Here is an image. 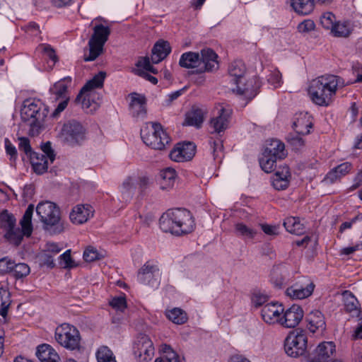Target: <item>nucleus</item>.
Listing matches in <instances>:
<instances>
[{
  "mask_svg": "<svg viewBox=\"0 0 362 362\" xmlns=\"http://www.w3.org/2000/svg\"><path fill=\"white\" fill-rule=\"evenodd\" d=\"M144 144L156 150H163L170 142V138L160 124L147 123L141 129Z\"/></svg>",
  "mask_w": 362,
  "mask_h": 362,
  "instance_id": "obj_5",
  "label": "nucleus"
},
{
  "mask_svg": "<svg viewBox=\"0 0 362 362\" xmlns=\"http://www.w3.org/2000/svg\"><path fill=\"white\" fill-rule=\"evenodd\" d=\"M160 351L163 354V356L162 358L165 361V362H179L177 354L169 345L163 344L161 346Z\"/></svg>",
  "mask_w": 362,
  "mask_h": 362,
  "instance_id": "obj_49",
  "label": "nucleus"
},
{
  "mask_svg": "<svg viewBox=\"0 0 362 362\" xmlns=\"http://www.w3.org/2000/svg\"><path fill=\"white\" fill-rule=\"evenodd\" d=\"M315 288L314 283L307 276H303L288 287L286 293L292 299H305L312 295Z\"/></svg>",
  "mask_w": 362,
  "mask_h": 362,
  "instance_id": "obj_13",
  "label": "nucleus"
},
{
  "mask_svg": "<svg viewBox=\"0 0 362 362\" xmlns=\"http://www.w3.org/2000/svg\"><path fill=\"white\" fill-rule=\"evenodd\" d=\"M18 148L19 150L23 151L27 156H29L33 152L31 149L29 139L25 137L19 139Z\"/></svg>",
  "mask_w": 362,
  "mask_h": 362,
  "instance_id": "obj_61",
  "label": "nucleus"
},
{
  "mask_svg": "<svg viewBox=\"0 0 362 362\" xmlns=\"http://www.w3.org/2000/svg\"><path fill=\"white\" fill-rule=\"evenodd\" d=\"M166 317L177 325H182L187 321V315L185 310L180 308H173L166 310L165 312Z\"/></svg>",
  "mask_w": 362,
  "mask_h": 362,
  "instance_id": "obj_41",
  "label": "nucleus"
},
{
  "mask_svg": "<svg viewBox=\"0 0 362 362\" xmlns=\"http://www.w3.org/2000/svg\"><path fill=\"white\" fill-rule=\"evenodd\" d=\"M315 25L313 21L307 19L302 21L298 25V30L301 33H308L313 30Z\"/></svg>",
  "mask_w": 362,
  "mask_h": 362,
  "instance_id": "obj_58",
  "label": "nucleus"
},
{
  "mask_svg": "<svg viewBox=\"0 0 362 362\" xmlns=\"http://www.w3.org/2000/svg\"><path fill=\"white\" fill-rule=\"evenodd\" d=\"M110 28L102 24L96 25L88 41L89 53L84 55V61H94L103 52V46L108 40Z\"/></svg>",
  "mask_w": 362,
  "mask_h": 362,
  "instance_id": "obj_7",
  "label": "nucleus"
},
{
  "mask_svg": "<svg viewBox=\"0 0 362 362\" xmlns=\"http://www.w3.org/2000/svg\"><path fill=\"white\" fill-rule=\"evenodd\" d=\"M343 300L344 303V307L348 312H356L358 307V301L356 297L348 291L343 293Z\"/></svg>",
  "mask_w": 362,
  "mask_h": 362,
  "instance_id": "obj_45",
  "label": "nucleus"
},
{
  "mask_svg": "<svg viewBox=\"0 0 362 362\" xmlns=\"http://www.w3.org/2000/svg\"><path fill=\"white\" fill-rule=\"evenodd\" d=\"M33 170L37 174H43L48 169L49 160L41 153L33 152L29 156Z\"/></svg>",
  "mask_w": 362,
  "mask_h": 362,
  "instance_id": "obj_31",
  "label": "nucleus"
},
{
  "mask_svg": "<svg viewBox=\"0 0 362 362\" xmlns=\"http://www.w3.org/2000/svg\"><path fill=\"white\" fill-rule=\"evenodd\" d=\"M179 64L186 69L197 67L199 69L201 65L199 53L193 52L183 53L180 58Z\"/></svg>",
  "mask_w": 362,
  "mask_h": 362,
  "instance_id": "obj_33",
  "label": "nucleus"
},
{
  "mask_svg": "<svg viewBox=\"0 0 362 362\" xmlns=\"http://www.w3.org/2000/svg\"><path fill=\"white\" fill-rule=\"evenodd\" d=\"M83 259L86 262H91L100 259V255L93 247H88L83 252Z\"/></svg>",
  "mask_w": 362,
  "mask_h": 362,
  "instance_id": "obj_54",
  "label": "nucleus"
},
{
  "mask_svg": "<svg viewBox=\"0 0 362 362\" xmlns=\"http://www.w3.org/2000/svg\"><path fill=\"white\" fill-rule=\"evenodd\" d=\"M105 78V73L100 71L91 80L88 81L86 84L82 88L79 94L76 97V101L79 102L81 98V95L84 92L91 91L94 88H101L103 85Z\"/></svg>",
  "mask_w": 362,
  "mask_h": 362,
  "instance_id": "obj_37",
  "label": "nucleus"
},
{
  "mask_svg": "<svg viewBox=\"0 0 362 362\" xmlns=\"http://www.w3.org/2000/svg\"><path fill=\"white\" fill-rule=\"evenodd\" d=\"M211 149L213 158L216 163H221L223 158V144L221 141L211 143Z\"/></svg>",
  "mask_w": 362,
  "mask_h": 362,
  "instance_id": "obj_51",
  "label": "nucleus"
},
{
  "mask_svg": "<svg viewBox=\"0 0 362 362\" xmlns=\"http://www.w3.org/2000/svg\"><path fill=\"white\" fill-rule=\"evenodd\" d=\"M284 308L281 304L270 303L264 305L261 310L262 320L267 324H274L281 322Z\"/></svg>",
  "mask_w": 362,
  "mask_h": 362,
  "instance_id": "obj_19",
  "label": "nucleus"
},
{
  "mask_svg": "<svg viewBox=\"0 0 362 362\" xmlns=\"http://www.w3.org/2000/svg\"><path fill=\"white\" fill-rule=\"evenodd\" d=\"M75 102L81 104L82 108L87 112L92 113L99 107V104L94 100V93L92 91L84 92L81 95L80 101L77 102L76 99Z\"/></svg>",
  "mask_w": 362,
  "mask_h": 362,
  "instance_id": "obj_39",
  "label": "nucleus"
},
{
  "mask_svg": "<svg viewBox=\"0 0 362 362\" xmlns=\"http://www.w3.org/2000/svg\"><path fill=\"white\" fill-rule=\"evenodd\" d=\"M336 23V17L331 12L324 13L320 17V23L323 28L332 30Z\"/></svg>",
  "mask_w": 362,
  "mask_h": 362,
  "instance_id": "obj_52",
  "label": "nucleus"
},
{
  "mask_svg": "<svg viewBox=\"0 0 362 362\" xmlns=\"http://www.w3.org/2000/svg\"><path fill=\"white\" fill-rule=\"evenodd\" d=\"M170 44L165 40L158 41L152 49L151 61L158 64L164 59L170 52Z\"/></svg>",
  "mask_w": 362,
  "mask_h": 362,
  "instance_id": "obj_29",
  "label": "nucleus"
},
{
  "mask_svg": "<svg viewBox=\"0 0 362 362\" xmlns=\"http://www.w3.org/2000/svg\"><path fill=\"white\" fill-rule=\"evenodd\" d=\"M353 30V26L349 21H338L333 26L331 34L337 37H347Z\"/></svg>",
  "mask_w": 362,
  "mask_h": 362,
  "instance_id": "obj_40",
  "label": "nucleus"
},
{
  "mask_svg": "<svg viewBox=\"0 0 362 362\" xmlns=\"http://www.w3.org/2000/svg\"><path fill=\"white\" fill-rule=\"evenodd\" d=\"M246 68L241 60L233 62L228 67L229 81L233 92L243 95L247 100H251L257 94L254 86L255 78H247Z\"/></svg>",
  "mask_w": 362,
  "mask_h": 362,
  "instance_id": "obj_3",
  "label": "nucleus"
},
{
  "mask_svg": "<svg viewBox=\"0 0 362 362\" xmlns=\"http://www.w3.org/2000/svg\"><path fill=\"white\" fill-rule=\"evenodd\" d=\"M277 159L263 152L259 158V165L262 169L269 173L273 171L276 166Z\"/></svg>",
  "mask_w": 362,
  "mask_h": 362,
  "instance_id": "obj_44",
  "label": "nucleus"
},
{
  "mask_svg": "<svg viewBox=\"0 0 362 362\" xmlns=\"http://www.w3.org/2000/svg\"><path fill=\"white\" fill-rule=\"evenodd\" d=\"M313 118L308 112L296 114L293 122V128L296 134L306 135L310 132Z\"/></svg>",
  "mask_w": 362,
  "mask_h": 362,
  "instance_id": "obj_22",
  "label": "nucleus"
},
{
  "mask_svg": "<svg viewBox=\"0 0 362 362\" xmlns=\"http://www.w3.org/2000/svg\"><path fill=\"white\" fill-rule=\"evenodd\" d=\"M291 173L288 166L280 168L272 177V184L277 190L286 189L290 182Z\"/></svg>",
  "mask_w": 362,
  "mask_h": 362,
  "instance_id": "obj_25",
  "label": "nucleus"
},
{
  "mask_svg": "<svg viewBox=\"0 0 362 362\" xmlns=\"http://www.w3.org/2000/svg\"><path fill=\"white\" fill-rule=\"evenodd\" d=\"M207 113L206 108L196 107L193 108L187 115L186 121L187 124L200 127L204 122V117Z\"/></svg>",
  "mask_w": 362,
  "mask_h": 362,
  "instance_id": "obj_36",
  "label": "nucleus"
},
{
  "mask_svg": "<svg viewBox=\"0 0 362 362\" xmlns=\"http://www.w3.org/2000/svg\"><path fill=\"white\" fill-rule=\"evenodd\" d=\"M264 152L277 160L284 159L287 155L284 144L278 139H272L267 144Z\"/></svg>",
  "mask_w": 362,
  "mask_h": 362,
  "instance_id": "obj_30",
  "label": "nucleus"
},
{
  "mask_svg": "<svg viewBox=\"0 0 362 362\" xmlns=\"http://www.w3.org/2000/svg\"><path fill=\"white\" fill-rule=\"evenodd\" d=\"M131 99L129 111L131 115L137 119H143L146 115V98L144 95L132 93L129 94Z\"/></svg>",
  "mask_w": 362,
  "mask_h": 362,
  "instance_id": "obj_18",
  "label": "nucleus"
},
{
  "mask_svg": "<svg viewBox=\"0 0 362 362\" xmlns=\"http://www.w3.org/2000/svg\"><path fill=\"white\" fill-rule=\"evenodd\" d=\"M134 354L139 362H147L154 356V346L152 341L146 334H139L133 346Z\"/></svg>",
  "mask_w": 362,
  "mask_h": 362,
  "instance_id": "obj_12",
  "label": "nucleus"
},
{
  "mask_svg": "<svg viewBox=\"0 0 362 362\" xmlns=\"http://www.w3.org/2000/svg\"><path fill=\"white\" fill-rule=\"evenodd\" d=\"M41 150L42 151L41 154H44L45 158L49 160V163H52L55 159V153L52 148L51 143L47 141L43 144Z\"/></svg>",
  "mask_w": 362,
  "mask_h": 362,
  "instance_id": "obj_56",
  "label": "nucleus"
},
{
  "mask_svg": "<svg viewBox=\"0 0 362 362\" xmlns=\"http://www.w3.org/2000/svg\"><path fill=\"white\" fill-rule=\"evenodd\" d=\"M303 317L302 308L297 305H293L287 309L281 318L280 324L284 327L293 328L297 326Z\"/></svg>",
  "mask_w": 362,
  "mask_h": 362,
  "instance_id": "obj_21",
  "label": "nucleus"
},
{
  "mask_svg": "<svg viewBox=\"0 0 362 362\" xmlns=\"http://www.w3.org/2000/svg\"><path fill=\"white\" fill-rule=\"evenodd\" d=\"M30 272V267L25 263L16 264L13 262L12 273L16 279H23L27 276Z\"/></svg>",
  "mask_w": 362,
  "mask_h": 362,
  "instance_id": "obj_47",
  "label": "nucleus"
},
{
  "mask_svg": "<svg viewBox=\"0 0 362 362\" xmlns=\"http://www.w3.org/2000/svg\"><path fill=\"white\" fill-rule=\"evenodd\" d=\"M283 225L286 231L296 235H303L305 233V226L298 217L289 216L284 219Z\"/></svg>",
  "mask_w": 362,
  "mask_h": 362,
  "instance_id": "obj_35",
  "label": "nucleus"
},
{
  "mask_svg": "<svg viewBox=\"0 0 362 362\" xmlns=\"http://www.w3.org/2000/svg\"><path fill=\"white\" fill-rule=\"evenodd\" d=\"M36 356L41 362H61L57 351L47 344L37 347Z\"/></svg>",
  "mask_w": 362,
  "mask_h": 362,
  "instance_id": "obj_28",
  "label": "nucleus"
},
{
  "mask_svg": "<svg viewBox=\"0 0 362 362\" xmlns=\"http://www.w3.org/2000/svg\"><path fill=\"white\" fill-rule=\"evenodd\" d=\"M160 276L161 274L158 266L147 262L139 269L137 280L142 284L157 288L160 284Z\"/></svg>",
  "mask_w": 362,
  "mask_h": 362,
  "instance_id": "obj_14",
  "label": "nucleus"
},
{
  "mask_svg": "<svg viewBox=\"0 0 362 362\" xmlns=\"http://www.w3.org/2000/svg\"><path fill=\"white\" fill-rule=\"evenodd\" d=\"M98 362H116L112 352L107 346L100 347L96 354Z\"/></svg>",
  "mask_w": 362,
  "mask_h": 362,
  "instance_id": "obj_48",
  "label": "nucleus"
},
{
  "mask_svg": "<svg viewBox=\"0 0 362 362\" xmlns=\"http://www.w3.org/2000/svg\"><path fill=\"white\" fill-rule=\"evenodd\" d=\"M302 134H290L287 136V141L293 149L298 151L301 149L305 146V141L302 138Z\"/></svg>",
  "mask_w": 362,
  "mask_h": 362,
  "instance_id": "obj_50",
  "label": "nucleus"
},
{
  "mask_svg": "<svg viewBox=\"0 0 362 362\" xmlns=\"http://www.w3.org/2000/svg\"><path fill=\"white\" fill-rule=\"evenodd\" d=\"M59 136L69 145L78 144L85 138V129L79 122L69 121L63 125Z\"/></svg>",
  "mask_w": 362,
  "mask_h": 362,
  "instance_id": "obj_11",
  "label": "nucleus"
},
{
  "mask_svg": "<svg viewBox=\"0 0 362 362\" xmlns=\"http://www.w3.org/2000/svg\"><path fill=\"white\" fill-rule=\"evenodd\" d=\"M294 11L301 15L310 14L314 8V0H291Z\"/></svg>",
  "mask_w": 362,
  "mask_h": 362,
  "instance_id": "obj_42",
  "label": "nucleus"
},
{
  "mask_svg": "<svg viewBox=\"0 0 362 362\" xmlns=\"http://www.w3.org/2000/svg\"><path fill=\"white\" fill-rule=\"evenodd\" d=\"M61 250L62 247H60L57 243L53 242L47 243L43 249V251L47 253H50L54 256L60 252Z\"/></svg>",
  "mask_w": 362,
  "mask_h": 362,
  "instance_id": "obj_62",
  "label": "nucleus"
},
{
  "mask_svg": "<svg viewBox=\"0 0 362 362\" xmlns=\"http://www.w3.org/2000/svg\"><path fill=\"white\" fill-rule=\"evenodd\" d=\"M159 224L163 232L178 236L188 234L195 228L194 220L190 211L182 208L168 210L160 216Z\"/></svg>",
  "mask_w": 362,
  "mask_h": 362,
  "instance_id": "obj_2",
  "label": "nucleus"
},
{
  "mask_svg": "<svg viewBox=\"0 0 362 362\" xmlns=\"http://www.w3.org/2000/svg\"><path fill=\"white\" fill-rule=\"evenodd\" d=\"M41 47L44 53L45 57L46 59H49L52 62L53 66L57 61V57L55 54L54 50L49 45H42Z\"/></svg>",
  "mask_w": 362,
  "mask_h": 362,
  "instance_id": "obj_57",
  "label": "nucleus"
},
{
  "mask_svg": "<svg viewBox=\"0 0 362 362\" xmlns=\"http://www.w3.org/2000/svg\"><path fill=\"white\" fill-rule=\"evenodd\" d=\"M54 255L50 253H47L46 252L43 251L40 255V259L42 261V262L49 267H54V262L53 259Z\"/></svg>",
  "mask_w": 362,
  "mask_h": 362,
  "instance_id": "obj_64",
  "label": "nucleus"
},
{
  "mask_svg": "<svg viewBox=\"0 0 362 362\" xmlns=\"http://www.w3.org/2000/svg\"><path fill=\"white\" fill-rule=\"evenodd\" d=\"M233 114L232 108L225 104H218L216 105L213 117L209 121V129L211 134L221 135L229 128L230 119Z\"/></svg>",
  "mask_w": 362,
  "mask_h": 362,
  "instance_id": "obj_8",
  "label": "nucleus"
},
{
  "mask_svg": "<svg viewBox=\"0 0 362 362\" xmlns=\"http://www.w3.org/2000/svg\"><path fill=\"white\" fill-rule=\"evenodd\" d=\"M136 177L129 176L127 177L121 186L122 198L125 202H129L133 197L136 189Z\"/></svg>",
  "mask_w": 362,
  "mask_h": 362,
  "instance_id": "obj_34",
  "label": "nucleus"
},
{
  "mask_svg": "<svg viewBox=\"0 0 362 362\" xmlns=\"http://www.w3.org/2000/svg\"><path fill=\"white\" fill-rule=\"evenodd\" d=\"M201 65L199 73L212 72L219 67L218 54L211 48L202 49L199 53Z\"/></svg>",
  "mask_w": 362,
  "mask_h": 362,
  "instance_id": "obj_17",
  "label": "nucleus"
},
{
  "mask_svg": "<svg viewBox=\"0 0 362 362\" xmlns=\"http://www.w3.org/2000/svg\"><path fill=\"white\" fill-rule=\"evenodd\" d=\"M71 78H64L54 84L52 87L50 88V93L52 95V99L54 100H57L60 98H68L66 95V92L68 88V86L71 83Z\"/></svg>",
  "mask_w": 362,
  "mask_h": 362,
  "instance_id": "obj_32",
  "label": "nucleus"
},
{
  "mask_svg": "<svg viewBox=\"0 0 362 362\" xmlns=\"http://www.w3.org/2000/svg\"><path fill=\"white\" fill-rule=\"evenodd\" d=\"M345 86L344 80L341 77L325 74L310 81L308 94L315 105L327 107L332 103L337 90Z\"/></svg>",
  "mask_w": 362,
  "mask_h": 362,
  "instance_id": "obj_1",
  "label": "nucleus"
},
{
  "mask_svg": "<svg viewBox=\"0 0 362 362\" xmlns=\"http://www.w3.org/2000/svg\"><path fill=\"white\" fill-rule=\"evenodd\" d=\"M93 208L90 205L78 204L72 209L69 218L74 224L81 225L93 217Z\"/></svg>",
  "mask_w": 362,
  "mask_h": 362,
  "instance_id": "obj_20",
  "label": "nucleus"
},
{
  "mask_svg": "<svg viewBox=\"0 0 362 362\" xmlns=\"http://www.w3.org/2000/svg\"><path fill=\"white\" fill-rule=\"evenodd\" d=\"M13 261L8 257L0 259V274L12 272Z\"/></svg>",
  "mask_w": 362,
  "mask_h": 362,
  "instance_id": "obj_60",
  "label": "nucleus"
},
{
  "mask_svg": "<svg viewBox=\"0 0 362 362\" xmlns=\"http://www.w3.org/2000/svg\"><path fill=\"white\" fill-rule=\"evenodd\" d=\"M16 224V219L14 216L4 210L0 214V227L5 231Z\"/></svg>",
  "mask_w": 362,
  "mask_h": 362,
  "instance_id": "obj_46",
  "label": "nucleus"
},
{
  "mask_svg": "<svg viewBox=\"0 0 362 362\" xmlns=\"http://www.w3.org/2000/svg\"><path fill=\"white\" fill-rule=\"evenodd\" d=\"M267 81L274 88L281 86L282 83L281 74L277 69L272 71L267 76Z\"/></svg>",
  "mask_w": 362,
  "mask_h": 362,
  "instance_id": "obj_53",
  "label": "nucleus"
},
{
  "mask_svg": "<svg viewBox=\"0 0 362 362\" xmlns=\"http://www.w3.org/2000/svg\"><path fill=\"white\" fill-rule=\"evenodd\" d=\"M235 233L242 238L251 240L255 237L257 231L243 223H237L235 225Z\"/></svg>",
  "mask_w": 362,
  "mask_h": 362,
  "instance_id": "obj_43",
  "label": "nucleus"
},
{
  "mask_svg": "<svg viewBox=\"0 0 362 362\" xmlns=\"http://www.w3.org/2000/svg\"><path fill=\"white\" fill-rule=\"evenodd\" d=\"M110 305L115 310L123 312L127 308L126 298L124 296L115 297L110 302Z\"/></svg>",
  "mask_w": 362,
  "mask_h": 362,
  "instance_id": "obj_55",
  "label": "nucleus"
},
{
  "mask_svg": "<svg viewBox=\"0 0 362 362\" xmlns=\"http://www.w3.org/2000/svg\"><path fill=\"white\" fill-rule=\"evenodd\" d=\"M177 174L172 168H167L160 171V185L162 189H168L173 187Z\"/></svg>",
  "mask_w": 362,
  "mask_h": 362,
  "instance_id": "obj_38",
  "label": "nucleus"
},
{
  "mask_svg": "<svg viewBox=\"0 0 362 362\" xmlns=\"http://www.w3.org/2000/svg\"><path fill=\"white\" fill-rule=\"evenodd\" d=\"M335 352V344L332 341H323L316 348L314 356L309 362H327Z\"/></svg>",
  "mask_w": 362,
  "mask_h": 362,
  "instance_id": "obj_23",
  "label": "nucleus"
},
{
  "mask_svg": "<svg viewBox=\"0 0 362 362\" xmlns=\"http://www.w3.org/2000/svg\"><path fill=\"white\" fill-rule=\"evenodd\" d=\"M22 29L28 35L33 37L37 36L40 31V26L35 22H30L22 27Z\"/></svg>",
  "mask_w": 362,
  "mask_h": 362,
  "instance_id": "obj_59",
  "label": "nucleus"
},
{
  "mask_svg": "<svg viewBox=\"0 0 362 362\" xmlns=\"http://www.w3.org/2000/svg\"><path fill=\"white\" fill-rule=\"evenodd\" d=\"M288 276V270L286 265H276L271 271L270 281L275 287L280 288L286 284Z\"/></svg>",
  "mask_w": 362,
  "mask_h": 362,
  "instance_id": "obj_26",
  "label": "nucleus"
},
{
  "mask_svg": "<svg viewBox=\"0 0 362 362\" xmlns=\"http://www.w3.org/2000/svg\"><path fill=\"white\" fill-rule=\"evenodd\" d=\"M267 300V296L261 293H255L252 298V302L256 307L262 305Z\"/></svg>",
  "mask_w": 362,
  "mask_h": 362,
  "instance_id": "obj_63",
  "label": "nucleus"
},
{
  "mask_svg": "<svg viewBox=\"0 0 362 362\" xmlns=\"http://www.w3.org/2000/svg\"><path fill=\"white\" fill-rule=\"evenodd\" d=\"M308 346L306 332L300 329L290 332L284 342L286 353L291 357L296 358L304 354Z\"/></svg>",
  "mask_w": 362,
  "mask_h": 362,
  "instance_id": "obj_9",
  "label": "nucleus"
},
{
  "mask_svg": "<svg viewBox=\"0 0 362 362\" xmlns=\"http://www.w3.org/2000/svg\"><path fill=\"white\" fill-rule=\"evenodd\" d=\"M195 154V146L190 142L177 144L169 154L170 158L175 162H185L193 158Z\"/></svg>",
  "mask_w": 362,
  "mask_h": 362,
  "instance_id": "obj_16",
  "label": "nucleus"
},
{
  "mask_svg": "<svg viewBox=\"0 0 362 362\" xmlns=\"http://www.w3.org/2000/svg\"><path fill=\"white\" fill-rule=\"evenodd\" d=\"M42 103L34 99H28L23 102L21 110V116L23 121H30V124L39 122L45 117L44 113L40 112Z\"/></svg>",
  "mask_w": 362,
  "mask_h": 362,
  "instance_id": "obj_15",
  "label": "nucleus"
},
{
  "mask_svg": "<svg viewBox=\"0 0 362 362\" xmlns=\"http://www.w3.org/2000/svg\"><path fill=\"white\" fill-rule=\"evenodd\" d=\"M55 339L62 346L67 349L76 350L80 348L79 332L69 324L64 323L56 329Z\"/></svg>",
  "mask_w": 362,
  "mask_h": 362,
  "instance_id": "obj_10",
  "label": "nucleus"
},
{
  "mask_svg": "<svg viewBox=\"0 0 362 362\" xmlns=\"http://www.w3.org/2000/svg\"><path fill=\"white\" fill-rule=\"evenodd\" d=\"M308 328L312 333H322L326 329V323L323 314L319 310L311 311L306 317Z\"/></svg>",
  "mask_w": 362,
  "mask_h": 362,
  "instance_id": "obj_24",
  "label": "nucleus"
},
{
  "mask_svg": "<svg viewBox=\"0 0 362 362\" xmlns=\"http://www.w3.org/2000/svg\"><path fill=\"white\" fill-rule=\"evenodd\" d=\"M35 209L45 231L51 235L64 232L65 223L62 219L60 209L55 203L49 201L40 202Z\"/></svg>",
  "mask_w": 362,
  "mask_h": 362,
  "instance_id": "obj_4",
  "label": "nucleus"
},
{
  "mask_svg": "<svg viewBox=\"0 0 362 362\" xmlns=\"http://www.w3.org/2000/svg\"><path fill=\"white\" fill-rule=\"evenodd\" d=\"M351 163L349 162L343 163L328 172L324 178L323 182L332 184L348 174L351 171Z\"/></svg>",
  "mask_w": 362,
  "mask_h": 362,
  "instance_id": "obj_27",
  "label": "nucleus"
},
{
  "mask_svg": "<svg viewBox=\"0 0 362 362\" xmlns=\"http://www.w3.org/2000/svg\"><path fill=\"white\" fill-rule=\"evenodd\" d=\"M34 209L33 204L28 205L20 221L21 228L16 227V225L6 231L4 237L10 243L18 245L21 243L24 236L28 238L32 235L33 230L32 218Z\"/></svg>",
  "mask_w": 362,
  "mask_h": 362,
  "instance_id": "obj_6",
  "label": "nucleus"
}]
</instances>
